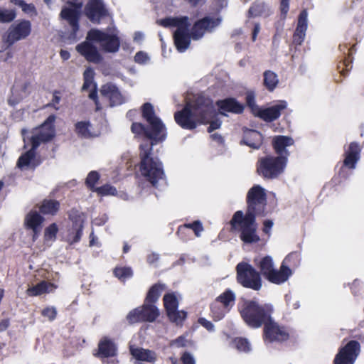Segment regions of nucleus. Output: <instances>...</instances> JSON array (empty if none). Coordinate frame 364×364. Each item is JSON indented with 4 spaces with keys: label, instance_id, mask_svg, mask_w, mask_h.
<instances>
[{
    "label": "nucleus",
    "instance_id": "nucleus-10",
    "mask_svg": "<svg viewBox=\"0 0 364 364\" xmlns=\"http://www.w3.org/2000/svg\"><path fill=\"white\" fill-rule=\"evenodd\" d=\"M31 32V23L29 21H17L12 23L2 37L0 50H5L15 42L28 37Z\"/></svg>",
    "mask_w": 364,
    "mask_h": 364
},
{
    "label": "nucleus",
    "instance_id": "nucleus-36",
    "mask_svg": "<svg viewBox=\"0 0 364 364\" xmlns=\"http://www.w3.org/2000/svg\"><path fill=\"white\" fill-rule=\"evenodd\" d=\"M59 208V203L55 200H46L40 207V210L45 214H55Z\"/></svg>",
    "mask_w": 364,
    "mask_h": 364
},
{
    "label": "nucleus",
    "instance_id": "nucleus-38",
    "mask_svg": "<svg viewBox=\"0 0 364 364\" xmlns=\"http://www.w3.org/2000/svg\"><path fill=\"white\" fill-rule=\"evenodd\" d=\"M229 310L220 305L219 302H214L211 307L213 318L215 321L221 320Z\"/></svg>",
    "mask_w": 364,
    "mask_h": 364
},
{
    "label": "nucleus",
    "instance_id": "nucleus-61",
    "mask_svg": "<svg viewBox=\"0 0 364 364\" xmlns=\"http://www.w3.org/2000/svg\"><path fill=\"white\" fill-rule=\"evenodd\" d=\"M273 226V222L272 220H265L264 222V228H263V231L265 232V233H269L271 228H272Z\"/></svg>",
    "mask_w": 364,
    "mask_h": 364
},
{
    "label": "nucleus",
    "instance_id": "nucleus-26",
    "mask_svg": "<svg viewBox=\"0 0 364 364\" xmlns=\"http://www.w3.org/2000/svg\"><path fill=\"white\" fill-rule=\"evenodd\" d=\"M220 114L225 115V112L240 114L243 111V106L235 100L230 98L218 102Z\"/></svg>",
    "mask_w": 364,
    "mask_h": 364
},
{
    "label": "nucleus",
    "instance_id": "nucleus-63",
    "mask_svg": "<svg viewBox=\"0 0 364 364\" xmlns=\"http://www.w3.org/2000/svg\"><path fill=\"white\" fill-rule=\"evenodd\" d=\"M60 57L63 60H68L70 58V56L69 52L67 51V50H60Z\"/></svg>",
    "mask_w": 364,
    "mask_h": 364
},
{
    "label": "nucleus",
    "instance_id": "nucleus-43",
    "mask_svg": "<svg viewBox=\"0 0 364 364\" xmlns=\"http://www.w3.org/2000/svg\"><path fill=\"white\" fill-rule=\"evenodd\" d=\"M58 227L56 224L53 223L45 229L44 239L46 242L54 241L58 232Z\"/></svg>",
    "mask_w": 364,
    "mask_h": 364
},
{
    "label": "nucleus",
    "instance_id": "nucleus-16",
    "mask_svg": "<svg viewBox=\"0 0 364 364\" xmlns=\"http://www.w3.org/2000/svg\"><path fill=\"white\" fill-rule=\"evenodd\" d=\"M264 336L265 338L271 342L284 341L289 337L288 331L284 327L274 322L271 318L265 323Z\"/></svg>",
    "mask_w": 364,
    "mask_h": 364
},
{
    "label": "nucleus",
    "instance_id": "nucleus-24",
    "mask_svg": "<svg viewBox=\"0 0 364 364\" xmlns=\"http://www.w3.org/2000/svg\"><path fill=\"white\" fill-rule=\"evenodd\" d=\"M360 150L361 149L358 144L355 142L350 143L345 152L344 165L350 168H354L356 162L360 159Z\"/></svg>",
    "mask_w": 364,
    "mask_h": 364
},
{
    "label": "nucleus",
    "instance_id": "nucleus-4",
    "mask_svg": "<svg viewBox=\"0 0 364 364\" xmlns=\"http://www.w3.org/2000/svg\"><path fill=\"white\" fill-rule=\"evenodd\" d=\"M143 117L149 122L150 129H145L144 126L141 123H133L131 129L133 133H143L148 139H151L153 146L164 140L166 136L165 127L161 120L155 115L153 106L149 103L144 105L142 108Z\"/></svg>",
    "mask_w": 364,
    "mask_h": 364
},
{
    "label": "nucleus",
    "instance_id": "nucleus-44",
    "mask_svg": "<svg viewBox=\"0 0 364 364\" xmlns=\"http://www.w3.org/2000/svg\"><path fill=\"white\" fill-rule=\"evenodd\" d=\"M114 273L121 280H125L132 275V271L129 267H116Z\"/></svg>",
    "mask_w": 364,
    "mask_h": 364
},
{
    "label": "nucleus",
    "instance_id": "nucleus-54",
    "mask_svg": "<svg viewBox=\"0 0 364 364\" xmlns=\"http://www.w3.org/2000/svg\"><path fill=\"white\" fill-rule=\"evenodd\" d=\"M181 360L183 364H196L193 355L189 353H184L181 356Z\"/></svg>",
    "mask_w": 364,
    "mask_h": 364
},
{
    "label": "nucleus",
    "instance_id": "nucleus-27",
    "mask_svg": "<svg viewBox=\"0 0 364 364\" xmlns=\"http://www.w3.org/2000/svg\"><path fill=\"white\" fill-rule=\"evenodd\" d=\"M294 144V140L289 136H277L273 139V146L276 152L280 155V156H285L288 155L286 151V147L291 146Z\"/></svg>",
    "mask_w": 364,
    "mask_h": 364
},
{
    "label": "nucleus",
    "instance_id": "nucleus-52",
    "mask_svg": "<svg viewBox=\"0 0 364 364\" xmlns=\"http://www.w3.org/2000/svg\"><path fill=\"white\" fill-rule=\"evenodd\" d=\"M134 60L136 63L139 64H146L149 62L150 58L146 53L144 51H139L136 53L134 56Z\"/></svg>",
    "mask_w": 364,
    "mask_h": 364
},
{
    "label": "nucleus",
    "instance_id": "nucleus-40",
    "mask_svg": "<svg viewBox=\"0 0 364 364\" xmlns=\"http://www.w3.org/2000/svg\"><path fill=\"white\" fill-rule=\"evenodd\" d=\"M95 72L91 68H87L83 74L84 83L82 85V90H88L93 85Z\"/></svg>",
    "mask_w": 364,
    "mask_h": 364
},
{
    "label": "nucleus",
    "instance_id": "nucleus-55",
    "mask_svg": "<svg viewBox=\"0 0 364 364\" xmlns=\"http://www.w3.org/2000/svg\"><path fill=\"white\" fill-rule=\"evenodd\" d=\"M289 8V0H281L280 10L283 18H286Z\"/></svg>",
    "mask_w": 364,
    "mask_h": 364
},
{
    "label": "nucleus",
    "instance_id": "nucleus-9",
    "mask_svg": "<svg viewBox=\"0 0 364 364\" xmlns=\"http://www.w3.org/2000/svg\"><path fill=\"white\" fill-rule=\"evenodd\" d=\"M161 24L164 26H176L174 32V43L179 52H184L190 45V36L188 33V27L190 26L188 17L168 18L161 20Z\"/></svg>",
    "mask_w": 364,
    "mask_h": 364
},
{
    "label": "nucleus",
    "instance_id": "nucleus-53",
    "mask_svg": "<svg viewBox=\"0 0 364 364\" xmlns=\"http://www.w3.org/2000/svg\"><path fill=\"white\" fill-rule=\"evenodd\" d=\"M189 341L183 336H180L177 339L173 341L171 343V346H176L178 348L187 346Z\"/></svg>",
    "mask_w": 364,
    "mask_h": 364
},
{
    "label": "nucleus",
    "instance_id": "nucleus-20",
    "mask_svg": "<svg viewBox=\"0 0 364 364\" xmlns=\"http://www.w3.org/2000/svg\"><path fill=\"white\" fill-rule=\"evenodd\" d=\"M100 93L109 101L110 106L120 105L127 100L118 87L112 83H107L102 86Z\"/></svg>",
    "mask_w": 364,
    "mask_h": 364
},
{
    "label": "nucleus",
    "instance_id": "nucleus-50",
    "mask_svg": "<svg viewBox=\"0 0 364 364\" xmlns=\"http://www.w3.org/2000/svg\"><path fill=\"white\" fill-rule=\"evenodd\" d=\"M41 314L49 321H53L56 317L57 310L53 306H48L42 310Z\"/></svg>",
    "mask_w": 364,
    "mask_h": 364
},
{
    "label": "nucleus",
    "instance_id": "nucleus-51",
    "mask_svg": "<svg viewBox=\"0 0 364 364\" xmlns=\"http://www.w3.org/2000/svg\"><path fill=\"white\" fill-rule=\"evenodd\" d=\"M15 4L20 6L25 13L32 14L35 12V8L32 4H28L23 0H15Z\"/></svg>",
    "mask_w": 364,
    "mask_h": 364
},
{
    "label": "nucleus",
    "instance_id": "nucleus-19",
    "mask_svg": "<svg viewBox=\"0 0 364 364\" xmlns=\"http://www.w3.org/2000/svg\"><path fill=\"white\" fill-rule=\"evenodd\" d=\"M85 14L92 23H99L107 15V10L102 0H90L85 6Z\"/></svg>",
    "mask_w": 364,
    "mask_h": 364
},
{
    "label": "nucleus",
    "instance_id": "nucleus-49",
    "mask_svg": "<svg viewBox=\"0 0 364 364\" xmlns=\"http://www.w3.org/2000/svg\"><path fill=\"white\" fill-rule=\"evenodd\" d=\"M82 223H80L77 227L74 228L73 232L69 235L68 240L70 243H74L79 241L82 235Z\"/></svg>",
    "mask_w": 364,
    "mask_h": 364
},
{
    "label": "nucleus",
    "instance_id": "nucleus-34",
    "mask_svg": "<svg viewBox=\"0 0 364 364\" xmlns=\"http://www.w3.org/2000/svg\"><path fill=\"white\" fill-rule=\"evenodd\" d=\"M164 303L167 315L177 309L178 305V299L173 293L165 294L164 296Z\"/></svg>",
    "mask_w": 364,
    "mask_h": 364
},
{
    "label": "nucleus",
    "instance_id": "nucleus-45",
    "mask_svg": "<svg viewBox=\"0 0 364 364\" xmlns=\"http://www.w3.org/2000/svg\"><path fill=\"white\" fill-rule=\"evenodd\" d=\"M266 6L262 2L255 3L249 10L250 16L255 17L262 15L265 11Z\"/></svg>",
    "mask_w": 364,
    "mask_h": 364
},
{
    "label": "nucleus",
    "instance_id": "nucleus-48",
    "mask_svg": "<svg viewBox=\"0 0 364 364\" xmlns=\"http://www.w3.org/2000/svg\"><path fill=\"white\" fill-rule=\"evenodd\" d=\"M16 18V14L13 10H0V22L9 23Z\"/></svg>",
    "mask_w": 364,
    "mask_h": 364
},
{
    "label": "nucleus",
    "instance_id": "nucleus-5",
    "mask_svg": "<svg viewBox=\"0 0 364 364\" xmlns=\"http://www.w3.org/2000/svg\"><path fill=\"white\" fill-rule=\"evenodd\" d=\"M256 215L247 212L244 215L242 211L238 210L230 220L232 230L240 232V240L246 244L255 243L259 240L257 233Z\"/></svg>",
    "mask_w": 364,
    "mask_h": 364
},
{
    "label": "nucleus",
    "instance_id": "nucleus-46",
    "mask_svg": "<svg viewBox=\"0 0 364 364\" xmlns=\"http://www.w3.org/2000/svg\"><path fill=\"white\" fill-rule=\"evenodd\" d=\"M100 178V175L97 171H92L89 173L87 175L85 183L88 188H90L92 191H95V186L97 181Z\"/></svg>",
    "mask_w": 364,
    "mask_h": 364
},
{
    "label": "nucleus",
    "instance_id": "nucleus-1",
    "mask_svg": "<svg viewBox=\"0 0 364 364\" xmlns=\"http://www.w3.org/2000/svg\"><path fill=\"white\" fill-rule=\"evenodd\" d=\"M216 115L212 102L208 99H198L194 104L188 103L181 110L174 115L176 123L183 129H195L198 123L210 122L208 132H211L220 128L221 122L213 119Z\"/></svg>",
    "mask_w": 364,
    "mask_h": 364
},
{
    "label": "nucleus",
    "instance_id": "nucleus-39",
    "mask_svg": "<svg viewBox=\"0 0 364 364\" xmlns=\"http://www.w3.org/2000/svg\"><path fill=\"white\" fill-rule=\"evenodd\" d=\"M162 290V287L159 284L154 285L149 291L146 301L147 302H155L159 299Z\"/></svg>",
    "mask_w": 364,
    "mask_h": 364
},
{
    "label": "nucleus",
    "instance_id": "nucleus-11",
    "mask_svg": "<svg viewBox=\"0 0 364 364\" xmlns=\"http://www.w3.org/2000/svg\"><path fill=\"white\" fill-rule=\"evenodd\" d=\"M286 164L285 156H268L259 160L257 171L264 178H275L284 171Z\"/></svg>",
    "mask_w": 364,
    "mask_h": 364
},
{
    "label": "nucleus",
    "instance_id": "nucleus-12",
    "mask_svg": "<svg viewBox=\"0 0 364 364\" xmlns=\"http://www.w3.org/2000/svg\"><path fill=\"white\" fill-rule=\"evenodd\" d=\"M237 281L242 286L259 290L262 287L259 274L249 264L240 262L237 266Z\"/></svg>",
    "mask_w": 364,
    "mask_h": 364
},
{
    "label": "nucleus",
    "instance_id": "nucleus-28",
    "mask_svg": "<svg viewBox=\"0 0 364 364\" xmlns=\"http://www.w3.org/2000/svg\"><path fill=\"white\" fill-rule=\"evenodd\" d=\"M130 352L133 357L141 361L153 363L156 360V353L149 350L131 346Z\"/></svg>",
    "mask_w": 364,
    "mask_h": 364
},
{
    "label": "nucleus",
    "instance_id": "nucleus-33",
    "mask_svg": "<svg viewBox=\"0 0 364 364\" xmlns=\"http://www.w3.org/2000/svg\"><path fill=\"white\" fill-rule=\"evenodd\" d=\"M263 77V83L265 87L269 91H273L279 82L277 74L271 70H267L264 73Z\"/></svg>",
    "mask_w": 364,
    "mask_h": 364
},
{
    "label": "nucleus",
    "instance_id": "nucleus-59",
    "mask_svg": "<svg viewBox=\"0 0 364 364\" xmlns=\"http://www.w3.org/2000/svg\"><path fill=\"white\" fill-rule=\"evenodd\" d=\"M144 38V34L141 32H135L133 36V40L136 43H141Z\"/></svg>",
    "mask_w": 364,
    "mask_h": 364
},
{
    "label": "nucleus",
    "instance_id": "nucleus-13",
    "mask_svg": "<svg viewBox=\"0 0 364 364\" xmlns=\"http://www.w3.org/2000/svg\"><path fill=\"white\" fill-rule=\"evenodd\" d=\"M265 202V190L259 185L254 186L247 193L248 207L247 213L260 215L264 210Z\"/></svg>",
    "mask_w": 364,
    "mask_h": 364
},
{
    "label": "nucleus",
    "instance_id": "nucleus-22",
    "mask_svg": "<svg viewBox=\"0 0 364 364\" xmlns=\"http://www.w3.org/2000/svg\"><path fill=\"white\" fill-rule=\"evenodd\" d=\"M43 218L36 210L28 213L25 218V225L33 232V240H35L41 232Z\"/></svg>",
    "mask_w": 364,
    "mask_h": 364
},
{
    "label": "nucleus",
    "instance_id": "nucleus-35",
    "mask_svg": "<svg viewBox=\"0 0 364 364\" xmlns=\"http://www.w3.org/2000/svg\"><path fill=\"white\" fill-rule=\"evenodd\" d=\"M77 132L84 137H91L97 135L93 132L92 125L87 122H80L76 124Z\"/></svg>",
    "mask_w": 364,
    "mask_h": 364
},
{
    "label": "nucleus",
    "instance_id": "nucleus-42",
    "mask_svg": "<svg viewBox=\"0 0 364 364\" xmlns=\"http://www.w3.org/2000/svg\"><path fill=\"white\" fill-rule=\"evenodd\" d=\"M167 316L171 322L179 325L181 324L186 318V313L184 311H178V309H176Z\"/></svg>",
    "mask_w": 364,
    "mask_h": 364
},
{
    "label": "nucleus",
    "instance_id": "nucleus-3",
    "mask_svg": "<svg viewBox=\"0 0 364 364\" xmlns=\"http://www.w3.org/2000/svg\"><path fill=\"white\" fill-rule=\"evenodd\" d=\"M153 143L144 142L140 145V171L141 175L154 187L165 183L166 178L162 164L156 158L150 156Z\"/></svg>",
    "mask_w": 364,
    "mask_h": 364
},
{
    "label": "nucleus",
    "instance_id": "nucleus-32",
    "mask_svg": "<svg viewBox=\"0 0 364 364\" xmlns=\"http://www.w3.org/2000/svg\"><path fill=\"white\" fill-rule=\"evenodd\" d=\"M235 295L231 290H226L220 295L215 302H219L220 305L230 310L234 304Z\"/></svg>",
    "mask_w": 364,
    "mask_h": 364
},
{
    "label": "nucleus",
    "instance_id": "nucleus-21",
    "mask_svg": "<svg viewBox=\"0 0 364 364\" xmlns=\"http://www.w3.org/2000/svg\"><path fill=\"white\" fill-rule=\"evenodd\" d=\"M287 107V103L286 101H279L266 109L257 108L256 116L259 117L265 121L271 122L277 119L281 115L282 111Z\"/></svg>",
    "mask_w": 364,
    "mask_h": 364
},
{
    "label": "nucleus",
    "instance_id": "nucleus-17",
    "mask_svg": "<svg viewBox=\"0 0 364 364\" xmlns=\"http://www.w3.org/2000/svg\"><path fill=\"white\" fill-rule=\"evenodd\" d=\"M92 40H85L76 46V50L87 61L93 63H100L103 58L97 48L92 44Z\"/></svg>",
    "mask_w": 364,
    "mask_h": 364
},
{
    "label": "nucleus",
    "instance_id": "nucleus-41",
    "mask_svg": "<svg viewBox=\"0 0 364 364\" xmlns=\"http://www.w3.org/2000/svg\"><path fill=\"white\" fill-rule=\"evenodd\" d=\"M127 319L130 323L144 321L141 309H140V307L136 308L134 310L131 311L128 314Z\"/></svg>",
    "mask_w": 364,
    "mask_h": 364
},
{
    "label": "nucleus",
    "instance_id": "nucleus-23",
    "mask_svg": "<svg viewBox=\"0 0 364 364\" xmlns=\"http://www.w3.org/2000/svg\"><path fill=\"white\" fill-rule=\"evenodd\" d=\"M308 13L306 10H303L298 18L297 27L294 34V43L301 45L306 36V31L308 28Z\"/></svg>",
    "mask_w": 364,
    "mask_h": 364
},
{
    "label": "nucleus",
    "instance_id": "nucleus-58",
    "mask_svg": "<svg viewBox=\"0 0 364 364\" xmlns=\"http://www.w3.org/2000/svg\"><path fill=\"white\" fill-rule=\"evenodd\" d=\"M198 321L207 330H208V331H213V330L214 326H213V324L210 321H208V320H206L205 318H200Z\"/></svg>",
    "mask_w": 364,
    "mask_h": 364
},
{
    "label": "nucleus",
    "instance_id": "nucleus-14",
    "mask_svg": "<svg viewBox=\"0 0 364 364\" xmlns=\"http://www.w3.org/2000/svg\"><path fill=\"white\" fill-rule=\"evenodd\" d=\"M221 22V19L218 17L206 16L193 25L191 36L193 40L201 38L206 33L212 32L218 27Z\"/></svg>",
    "mask_w": 364,
    "mask_h": 364
},
{
    "label": "nucleus",
    "instance_id": "nucleus-30",
    "mask_svg": "<svg viewBox=\"0 0 364 364\" xmlns=\"http://www.w3.org/2000/svg\"><path fill=\"white\" fill-rule=\"evenodd\" d=\"M116 347L113 342L107 338L102 340L99 344V355L102 357L114 356Z\"/></svg>",
    "mask_w": 364,
    "mask_h": 364
},
{
    "label": "nucleus",
    "instance_id": "nucleus-56",
    "mask_svg": "<svg viewBox=\"0 0 364 364\" xmlns=\"http://www.w3.org/2000/svg\"><path fill=\"white\" fill-rule=\"evenodd\" d=\"M247 103L248 106L252 109V111L255 115H256V109L257 108H259L258 106L255 105L254 97L252 95H248L247 96Z\"/></svg>",
    "mask_w": 364,
    "mask_h": 364
},
{
    "label": "nucleus",
    "instance_id": "nucleus-2",
    "mask_svg": "<svg viewBox=\"0 0 364 364\" xmlns=\"http://www.w3.org/2000/svg\"><path fill=\"white\" fill-rule=\"evenodd\" d=\"M54 115H50L40 127L35 128L30 137L31 149L23 154L18 161V166L21 169L33 168L38 165L34 150L42 143L51 140L55 136Z\"/></svg>",
    "mask_w": 364,
    "mask_h": 364
},
{
    "label": "nucleus",
    "instance_id": "nucleus-62",
    "mask_svg": "<svg viewBox=\"0 0 364 364\" xmlns=\"http://www.w3.org/2000/svg\"><path fill=\"white\" fill-rule=\"evenodd\" d=\"M9 326L8 320H2L0 321V332L5 331Z\"/></svg>",
    "mask_w": 364,
    "mask_h": 364
},
{
    "label": "nucleus",
    "instance_id": "nucleus-31",
    "mask_svg": "<svg viewBox=\"0 0 364 364\" xmlns=\"http://www.w3.org/2000/svg\"><path fill=\"white\" fill-rule=\"evenodd\" d=\"M144 321L152 322L159 315L158 309L153 304H145L140 306Z\"/></svg>",
    "mask_w": 364,
    "mask_h": 364
},
{
    "label": "nucleus",
    "instance_id": "nucleus-7",
    "mask_svg": "<svg viewBox=\"0 0 364 364\" xmlns=\"http://www.w3.org/2000/svg\"><path fill=\"white\" fill-rule=\"evenodd\" d=\"M290 256L289 255L284 259L279 270L274 268L272 258L270 256L262 258L257 262V265L262 275L268 281L280 284L285 282L292 274L291 270L285 264Z\"/></svg>",
    "mask_w": 364,
    "mask_h": 364
},
{
    "label": "nucleus",
    "instance_id": "nucleus-64",
    "mask_svg": "<svg viewBox=\"0 0 364 364\" xmlns=\"http://www.w3.org/2000/svg\"><path fill=\"white\" fill-rule=\"evenodd\" d=\"M159 259L158 255H151L149 256L148 257V262L149 263H153L154 261L157 260Z\"/></svg>",
    "mask_w": 364,
    "mask_h": 364
},
{
    "label": "nucleus",
    "instance_id": "nucleus-37",
    "mask_svg": "<svg viewBox=\"0 0 364 364\" xmlns=\"http://www.w3.org/2000/svg\"><path fill=\"white\" fill-rule=\"evenodd\" d=\"M232 346L241 352L247 353L251 350L249 341L246 338H236L232 341Z\"/></svg>",
    "mask_w": 364,
    "mask_h": 364
},
{
    "label": "nucleus",
    "instance_id": "nucleus-47",
    "mask_svg": "<svg viewBox=\"0 0 364 364\" xmlns=\"http://www.w3.org/2000/svg\"><path fill=\"white\" fill-rule=\"evenodd\" d=\"M95 191L101 196H115L117 194L116 188L108 184L96 188Z\"/></svg>",
    "mask_w": 364,
    "mask_h": 364
},
{
    "label": "nucleus",
    "instance_id": "nucleus-6",
    "mask_svg": "<svg viewBox=\"0 0 364 364\" xmlns=\"http://www.w3.org/2000/svg\"><path fill=\"white\" fill-rule=\"evenodd\" d=\"M272 307L270 304H259L255 301H245L241 308L240 314L245 323L251 327L258 328L271 318Z\"/></svg>",
    "mask_w": 364,
    "mask_h": 364
},
{
    "label": "nucleus",
    "instance_id": "nucleus-8",
    "mask_svg": "<svg viewBox=\"0 0 364 364\" xmlns=\"http://www.w3.org/2000/svg\"><path fill=\"white\" fill-rule=\"evenodd\" d=\"M87 40L98 43L101 49L107 53H116L120 47L118 31L114 27L105 30L91 29L87 33Z\"/></svg>",
    "mask_w": 364,
    "mask_h": 364
},
{
    "label": "nucleus",
    "instance_id": "nucleus-25",
    "mask_svg": "<svg viewBox=\"0 0 364 364\" xmlns=\"http://www.w3.org/2000/svg\"><path fill=\"white\" fill-rule=\"evenodd\" d=\"M242 142L252 149H259L262 142V134L253 129H247L244 132Z\"/></svg>",
    "mask_w": 364,
    "mask_h": 364
},
{
    "label": "nucleus",
    "instance_id": "nucleus-57",
    "mask_svg": "<svg viewBox=\"0 0 364 364\" xmlns=\"http://www.w3.org/2000/svg\"><path fill=\"white\" fill-rule=\"evenodd\" d=\"M193 227L192 228V230L194 231L195 235L197 237H200V233L203 231V228L201 223L198 220H196L193 222Z\"/></svg>",
    "mask_w": 364,
    "mask_h": 364
},
{
    "label": "nucleus",
    "instance_id": "nucleus-29",
    "mask_svg": "<svg viewBox=\"0 0 364 364\" xmlns=\"http://www.w3.org/2000/svg\"><path fill=\"white\" fill-rule=\"evenodd\" d=\"M56 288L54 284L43 281L35 286L29 287L26 293L31 296H37L53 291Z\"/></svg>",
    "mask_w": 364,
    "mask_h": 364
},
{
    "label": "nucleus",
    "instance_id": "nucleus-15",
    "mask_svg": "<svg viewBox=\"0 0 364 364\" xmlns=\"http://www.w3.org/2000/svg\"><path fill=\"white\" fill-rule=\"evenodd\" d=\"M359 350L360 344L358 342L350 341L335 358V364H353L358 355Z\"/></svg>",
    "mask_w": 364,
    "mask_h": 364
},
{
    "label": "nucleus",
    "instance_id": "nucleus-60",
    "mask_svg": "<svg viewBox=\"0 0 364 364\" xmlns=\"http://www.w3.org/2000/svg\"><path fill=\"white\" fill-rule=\"evenodd\" d=\"M21 100V97L16 96L14 94L12 95L11 97H9L8 100V102L9 105L12 106H15L17 104L19 103V102Z\"/></svg>",
    "mask_w": 364,
    "mask_h": 364
},
{
    "label": "nucleus",
    "instance_id": "nucleus-18",
    "mask_svg": "<svg viewBox=\"0 0 364 364\" xmlns=\"http://www.w3.org/2000/svg\"><path fill=\"white\" fill-rule=\"evenodd\" d=\"M73 1V2L68 1L69 5L62 9L60 16L69 23L75 33L78 29V20L82 3L78 4L75 2L76 0Z\"/></svg>",
    "mask_w": 364,
    "mask_h": 364
}]
</instances>
